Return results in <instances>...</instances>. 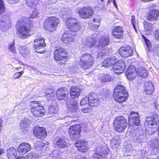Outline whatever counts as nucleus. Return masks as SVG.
Here are the masks:
<instances>
[{
    "instance_id": "obj_1",
    "label": "nucleus",
    "mask_w": 159,
    "mask_h": 159,
    "mask_svg": "<svg viewBox=\"0 0 159 159\" xmlns=\"http://www.w3.org/2000/svg\"><path fill=\"white\" fill-rule=\"evenodd\" d=\"M159 120V117L157 114L154 115L151 117H147L144 122L145 127H148L146 129L147 134H151L157 130V128H152L153 126L156 125Z\"/></svg>"
},
{
    "instance_id": "obj_2",
    "label": "nucleus",
    "mask_w": 159,
    "mask_h": 159,
    "mask_svg": "<svg viewBox=\"0 0 159 159\" xmlns=\"http://www.w3.org/2000/svg\"><path fill=\"white\" fill-rule=\"evenodd\" d=\"M94 59V57L89 54H83L79 61V65L84 69H88L93 64Z\"/></svg>"
},
{
    "instance_id": "obj_3",
    "label": "nucleus",
    "mask_w": 159,
    "mask_h": 159,
    "mask_svg": "<svg viewBox=\"0 0 159 159\" xmlns=\"http://www.w3.org/2000/svg\"><path fill=\"white\" fill-rule=\"evenodd\" d=\"M114 125L116 131L120 133L124 132L127 125V120L123 116H119L115 120Z\"/></svg>"
},
{
    "instance_id": "obj_4",
    "label": "nucleus",
    "mask_w": 159,
    "mask_h": 159,
    "mask_svg": "<svg viewBox=\"0 0 159 159\" xmlns=\"http://www.w3.org/2000/svg\"><path fill=\"white\" fill-rule=\"evenodd\" d=\"M17 34L20 38L25 39L33 34L34 31L29 26L20 25L18 28Z\"/></svg>"
},
{
    "instance_id": "obj_5",
    "label": "nucleus",
    "mask_w": 159,
    "mask_h": 159,
    "mask_svg": "<svg viewBox=\"0 0 159 159\" xmlns=\"http://www.w3.org/2000/svg\"><path fill=\"white\" fill-rule=\"evenodd\" d=\"M59 20L56 17H51L46 19L44 23L45 29L50 32H52L55 29L59 23Z\"/></svg>"
},
{
    "instance_id": "obj_6",
    "label": "nucleus",
    "mask_w": 159,
    "mask_h": 159,
    "mask_svg": "<svg viewBox=\"0 0 159 159\" xmlns=\"http://www.w3.org/2000/svg\"><path fill=\"white\" fill-rule=\"evenodd\" d=\"M31 112L34 116L36 117H41L43 115L45 111L42 106L37 101L32 103Z\"/></svg>"
},
{
    "instance_id": "obj_7",
    "label": "nucleus",
    "mask_w": 159,
    "mask_h": 159,
    "mask_svg": "<svg viewBox=\"0 0 159 159\" xmlns=\"http://www.w3.org/2000/svg\"><path fill=\"white\" fill-rule=\"evenodd\" d=\"M66 24L70 31L76 32L80 29L81 26L80 23L74 18H69L66 20Z\"/></svg>"
},
{
    "instance_id": "obj_8",
    "label": "nucleus",
    "mask_w": 159,
    "mask_h": 159,
    "mask_svg": "<svg viewBox=\"0 0 159 159\" xmlns=\"http://www.w3.org/2000/svg\"><path fill=\"white\" fill-rule=\"evenodd\" d=\"M79 16L80 17L84 19L90 18L93 14V11L89 7H84L79 10Z\"/></svg>"
},
{
    "instance_id": "obj_9",
    "label": "nucleus",
    "mask_w": 159,
    "mask_h": 159,
    "mask_svg": "<svg viewBox=\"0 0 159 159\" xmlns=\"http://www.w3.org/2000/svg\"><path fill=\"white\" fill-rule=\"evenodd\" d=\"M125 68L124 61L121 60L117 61L114 65L112 70L116 74H120L123 73Z\"/></svg>"
},
{
    "instance_id": "obj_10",
    "label": "nucleus",
    "mask_w": 159,
    "mask_h": 159,
    "mask_svg": "<svg viewBox=\"0 0 159 159\" xmlns=\"http://www.w3.org/2000/svg\"><path fill=\"white\" fill-rule=\"evenodd\" d=\"M81 130L80 125L76 124L70 126L69 129V134L71 138L75 139L79 138Z\"/></svg>"
},
{
    "instance_id": "obj_11",
    "label": "nucleus",
    "mask_w": 159,
    "mask_h": 159,
    "mask_svg": "<svg viewBox=\"0 0 159 159\" xmlns=\"http://www.w3.org/2000/svg\"><path fill=\"white\" fill-rule=\"evenodd\" d=\"M57 98L59 100H64L66 101L69 100L67 97L68 91L65 87L61 88L58 89L56 92Z\"/></svg>"
},
{
    "instance_id": "obj_12",
    "label": "nucleus",
    "mask_w": 159,
    "mask_h": 159,
    "mask_svg": "<svg viewBox=\"0 0 159 159\" xmlns=\"http://www.w3.org/2000/svg\"><path fill=\"white\" fill-rule=\"evenodd\" d=\"M34 135L38 138L42 139L46 138L47 133L45 129L43 127H35L33 130Z\"/></svg>"
},
{
    "instance_id": "obj_13",
    "label": "nucleus",
    "mask_w": 159,
    "mask_h": 159,
    "mask_svg": "<svg viewBox=\"0 0 159 159\" xmlns=\"http://www.w3.org/2000/svg\"><path fill=\"white\" fill-rule=\"evenodd\" d=\"M34 45L36 52L37 53H43V51L39 50L45 47L46 46V44L45 43L44 39L38 38L34 40Z\"/></svg>"
},
{
    "instance_id": "obj_14",
    "label": "nucleus",
    "mask_w": 159,
    "mask_h": 159,
    "mask_svg": "<svg viewBox=\"0 0 159 159\" xmlns=\"http://www.w3.org/2000/svg\"><path fill=\"white\" fill-rule=\"evenodd\" d=\"M10 27V20L9 17L5 16V17H2L0 21V29L5 31L9 29Z\"/></svg>"
},
{
    "instance_id": "obj_15",
    "label": "nucleus",
    "mask_w": 159,
    "mask_h": 159,
    "mask_svg": "<svg viewBox=\"0 0 159 159\" xmlns=\"http://www.w3.org/2000/svg\"><path fill=\"white\" fill-rule=\"evenodd\" d=\"M31 149L30 145L28 143H22L18 146L17 151L20 154L24 155L27 153Z\"/></svg>"
},
{
    "instance_id": "obj_16",
    "label": "nucleus",
    "mask_w": 159,
    "mask_h": 159,
    "mask_svg": "<svg viewBox=\"0 0 159 159\" xmlns=\"http://www.w3.org/2000/svg\"><path fill=\"white\" fill-rule=\"evenodd\" d=\"M129 119V123L130 125V122H131L136 126L139 125L140 120L139 115L138 113L132 112L130 114Z\"/></svg>"
},
{
    "instance_id": "obj_17",
    "label": "nucleus",
    "mask_w": 159,
    "mask_h": 159,
    "mask_svg": "<svg viewBox=\"0 0 159 159\" xmlns=\"http://www.w3.org/2000/svg\"><path fill=\"white\" fill-rule=\"evenodd\" d=\"M133 52V50L129 47H122L119 50V52L120 55L125 57L131 56Z\"/></svg>"
},
{
    "instance_id": "obj_18",
    "label": "nucleus",
    "mask_w": 159,
    "mask_h": 159,
    "mask_svg": "<svg viewBox=\"0 0 159 159\" xmlns=\"http://www.w3.org/2000/svg\"><path fill=\"white\" fill-rule=\"evenodd\" d=\"M77 103L76 100L72 99L67 101L66 105L68 110L71 112H75L77 110Z\"/></svg>"
},
{
    "instance_id": "obj_19",
    "label": "nucleus",
    "mask_w": 159,
    "mask_h": 159,
    "mask_svg": "<svg viewBox=\"0 0 159 159\" xmlns=\"http://www.w3.org/2000/svg\"><path fill=\"white\" fill-rule=\"evenodd\" d=\"M80 94V90L77 87L72 86L70 89V95L71 99L77 100Z\"/></svg>"
},
{
    "instance_id": "obj_20",
    "label": "nucleus",
    "mask_w": 159,
    "mask_h": 159,
    "mask_svg": "<svg viewBox=\"0 0 159 159\" xmlns=\"http://www.w3.org/2000/svg\"><path fill=\"white\" fill-rule=\"evenodd\" d=\"M137 73L135 67L131 66L128 68L126 74L129 80H132L136 76Z\"/></svg>"
},
{
    "instance_id": "obj_21",
    "label": "nucleus",
    "mask_w": 159,
    "mask_h": 159,
    "mask_svg": "<svg viewBox=\"0 0 159 159\" xmlns=\"http://www.w3.org/2000/svg\"><path fill=\"white\" fill-rule=\"evenodd\" d=\"M32 122L27 118H25L22 120L20 124V127L21 130L23 132L27 131L29 126L32 124Z\"/></svg>"
},
{
    "instance_id": "obj_22",
    "label": "nucleus",
    "mask_w": 159,
    "mask_h": 159,
    "mask_svg": "<svg viewBox=\"0 0 159 159\" xmlns=\"http://www.w3.org/2000/svg\"><path fill=\"white\" fill-rule=\"evenodd\" d=\"M121 94H124V96H128L127 90L125 89V86L120 85H118L115 88L113 95H121Z\"/></svg>"
},
{
    "instance_id": "obj_23",
    "label": "nucleus",
    "mask_w": 159,
    "mask_h": 159,
    "mask_svg": "<svg viewBox=\"0 0 159 159\" xmlns=\"http://www.w3.org/2000/svg\"><path fill=\"white\" fill-rule=\"evenodd\" d=\"M74 36V34H72V32L69 31L63 34L62 40L66 43H70L73 41Z\"/></svg>"
},
{
    "instance_id": "obj_24",
    "label": "nucleus",
    "mask_w": 159,
    "mask_h": 159,
    "mask_svg": "<svg viewBox=\"0 0 159 159\" xmlns=\"http://www.w3.org/2000/svg\"><path fill=\"white\" fill-rule=\"evenodd\" d=\"M117 59L115 56H112L105 60L103 62L102 65L104 67H109L111 66H114Z\"/></svg>"
},
{
    "instance_id": "obj_25",
    "label": "nucleus",
    "mask_w": 159,
    "mask_h": 159,
    "mask_svg": "<svg viewBox=\"0 0 159 159\" xmlns=\"http://www.w3.org/2000/svg\"><path fill=\"white\" fill-rule=\"evenodd\" d=\"M7 157L8 159H14L17 156V152L14 147H10L7 151Z\"/></svg>"
},
{
    "instance_id": "obj_26",
    "label": "nucleus",
    "mask_w": 159,
    "mask_h": 159,
    "mask_svg": "<svg viewBox=\"0 0 159 159\" xmlns=\"http://www.w3.org/2000/svg\"><path fill=\"white\" fill-rule=\"evenodd\" d=\"M144 89L148 94H151L154 91V88L152 83L150 81H146L145 83Z\"/></svg>"
},
{
    "instance_id": "obj_27",
    "label": "nucleus",
    "mask_w": 159,
    "mask_h": 159,
    "mask_svg": "<svg viewBox=\"0 0 159 159\" xmlns=\"http://www.w3.org/2000/svg\"><path fill=\"white\" fill-rule=\"evenodd\" d=\"M99 80L103 82H107L113 80V78L109 73L100 74L98 77Z\"/></svg>"
},
{
    "instance_id": "obj_28",
    "label": "nucleus",
    "mask_w": 159,
    "mask_h": 159,
    "mask_svg": "<svg viewBox=\"0 0 159 159\" xmlns=\"http://www.w3.org/2000/svg\"><path fill=\"white\" fill-rule=\"evenodd\" d=\"M159 16V11L157 10H152L148 17V20L151 21H155Z\"/></svg>"
},
{
    "instance_id": "obj_29",
    "label": "nucleus",
    "mask_w": 159,
    "mask_h": 159,
    "mask_svg": "<svg viewBox=\"0 0 159 159\" xmlns=\"http://www.w3.org/2000/svg\"><path fill=\"white\" fill-rule=\"evenodd\" d=\"M137 72L138 75L142 78H146L148 75L147 71L144 69V67L141 66L139 65L138 66Z\"/></svg>"
},
{
    "instance_id": "obj_30",
    "label": "nucleus",
    "mask_w": 159,
    "mask_h": 159,
    "mask_svg": "<svg viewBox=\"0 0 159 159\" xmlns=\"http://www.w3.org/2000/svg\"><path fill=\"white\" fill-rule=\"evenodd\" d=\"M109 42V39L108 36H103L100 39L99 42V46L102 47L107 45Z\"/></svg>"
},
{
    "instance_id": "obj_31",
    "label": "nucleus",
    "mask_w": 159,
    "mask_h": 159,
    "mask_svg": "<svg viewBox=\"0 0 159 159\" xmlns=\"http://www.w3.org/2000/svg\"><path fill=\"white\" fill-rule=\"evenodd\" d=\"M115 100L119 103H122L125 101L128 96H124V94H121V95H113Z\"/></svg>"
},
{
    "instance_id": "obj_32",
    "label": "nucleus",
    "mask_w": 159,
    "mask_h": 159,
    "mask_svg": "<svg viewBox=\"0 0 159 159\" xmlns=\"http://www.w3.org/2000/svg\"><path fill=\"white\" fill-rule=\"evenodd\" d=\"M96 43V40L95 38L89 37L84 42L85 46L89 47H91L94 46Z\"/></svg>"
},
{
    "instance_id": "obj_33",
    "label": "nucleus",
    "mask_w": 159,
    "mask_h": 159,
    "mask_svg": "<svg viewBox=\"0 0 159 159\" xmlns=\"http://www.w3.org/2000/svg\"><path fill=\"white\" fill-rule=\"evenodd\" d=\"M66 52L65 50L61 47L57 48L54 51V53L55 54L56 59H57V54L66 55Z\"/></svg>"
},
{
    "instance_id": "obj_34",
    "label": "nucleus",
    "mask_w": 159,
    "mask_h": 159,
    "mask_svg": "<svg viewBox=\"0 0 159 159\" xmlns=\"http://www.w3.org/2000/svg\"><path fill=\"white\" fill-rule=\"evenodd\" d=\"M20 52L22 56L25 57L29 54V51L25 46H20Z\"/></svg>"
},
{
    "instance_id": "obj_35",
    "label": "nucleus",
    "mask_w": 159,
    "mask_h": 159,
    "mask_svg": "<svg viewBox=\"0 0 159 159\" xmlns=\"http://www.w3.org/2000/svg\"><path fill=\"white\" fill-rule=\"evenodd\" d=\"M57 59H56L55 54H54V58L55 60L57 61H62L61 62H62V64H64L66 61V59L67 57L66 55H62V54H57Z\"/></svg>"
},
{
    "instance_id": "obj_36",
    "label": "nucleus",
    "mask_w": 159,
    "mask_h": 159,
    "mask_svg": "<svg viewBox=\"0 0 159 159\" xmlns=\"http://www.w3.org/2000/svg\"><path fill=\"white\" fill-rule=\"evenodd\" d=\"M89 104L90 106H98L99 103L100 101L99 98H95L94 100H93V98L89 97Z\"/></svg>"
},
{
    "instance_id": "obj_37",
    "label": "nucleus",
    "mask_w": 159,
    "mask_h": 159,
    "mask_svg": "<svg viewBox=\"0 0 159 159\" xmlns=\"http://www.w3.org/2000/svg\"><path fill=\"white\" fill-rule=\"evenodd\" d=\"M26 4L29 7H33L35 5L38 4L39 0H26Z\"/></svg>"
},
{
    "instance_id": "obj_38",
    "label": "nucleus",
    "mask_w": 159,
    "mask_h": 159,
    "mask_svg": "<svg viewBox=\"0 0 159 159\" xmlns=\"http://www.w3.org/2000/svg\"><path fill=\"white\" fill-rule=\"evenodd\" d=\"M87 143V142L84 140H78L75 143V146L78 148L80 147L83 145Z\"/></svg>"
},
{
    "instance_id": "obj_39",
    "label": "nucleus",
    "mask_w": 159,
    "mask_h": 159,
    "mask_svg": "<svg viewBox=\"0 0 159 159\" xmlns=\"http://www.w3.org/2000/svg\"><path fill=\"white\" fill-rule=\"evenodd\" d=\"M64 140H59L57 142L56 145L59 148L65 147L66 146V143Z\"/></svg>"
},
{
    "instance_id": "obj_40",
    "label": "nucleus",
    "mask_w": 159,
    "mask_h": 159,
    "mask_svg": "<svg viewBox=\"0 0 159 159\" xmlns=\"http://www.w3.org/2000/svg\"><path fill=\"white\" fill-rule=\"evenodd\" d=\"M144 30L146 31H150L152 30V25L149 22L145 21L143 23Z\"/></svg>"
},
{
    "instance_id": "obj_41",
    "label": "nucleus",
    "mask_w": 159,
    "mask_h": 159,
    "mask_svg": "<svg viewBox=\"0 0 159 159\" xmlns=\"http://www.w3.org/2000/svg\"><path fill=\"white\" fill-rule=\"evenodd\" d=\"M58 108L56 105H51L49 108L50 113H56L58 111Z\"/></svg>"
},
{
    "instance_id": "obj_42",
    "label": "nucleus",
    "mask_w": 159,
    "mask_h": 159,
    "mask_svg": "<svg viewBox=\"0 0 159 159\" xmlns=\"http://www.w3.org/2000/svg\"><path fill=\"white\" fill-rule=\"evenodd\" d=\"M8 49L11 53L14 54L16 53V50L15 48V44L14 42L9 44Z\"/></svg>"
},
{
    "instance_id": "obj_43",
    "label": "nucleus",
    "mask_w": 159,
    "mask_h": 159,
    "mask_svg": "<svg viewBox=\"0 0 159 159\" xmlns=\"http://www.w3.org/2000/svg\"><path fill=\"white\" fill-rule=\"evenodd\" d=\"M52 92V90L48 89L45 92V96L48 99V101L52 99L53 97Z\"/></svg>"
},
{
    "instance_id": "obj_44",
    "label": "nucleus",
    "mask_w": 159,
    "mask_h": 159,
    "mask_svg": "<svg viewBox=\"0 0 159 159\" xmlns=\"http://www.w3.org/2000/svg\"><path fill=\"white\" fill-rule=\"evenodd\" d=\"M80 104L81 106L85 105V106H87V104H89V97H86L83 98L80 102Z\"/></svg>"
},
{
    "instance_id": "obj_45",
    "label": "nucleus",
    "mask_w": 159,
    "mask_h": 159,
    "mask_svg": "<svg viewBox=\"0 0 159 159\" xmlns=\"http://www.w3.org/2000/svg\"><path fill=\"white\" fill-rule=\"evenodd\" d=\"M112 32L115 33H123L124 31L122 27L120 26H116L112 30Z\"/></svg>"
},
{
    "instance_id": "obj_46",
    "label": "nucleus",
    "mask_w": 159,
    "mask_h": 159,
    "mask_svg": "<svg viewBox=\"0 0 159 159\" xmlns=\"http://www.w3.org/2000/svg\"><path fill=\"white\" fill-rule=\"evenodd\" d=\"M88 143L86 144L83 145L77 149L78 150L82 152H86L88 150Z\"/></svg>"
},
{
    "instance_id": "obj_47",
    "label": "nucleus",
    "mask_w": 159,
    "mask_h": 159,
    "mask_svg": "<svg viewBox=\"0 0 159 159\" xmlns=\"http://www.w3.org/2000/svg\"><path fill=\"white\" fill-rule=\"evenodd\" d=\"M153 149H159V141L158 140H155L153 142L152 145L151 146Z\"/></svg>"
},
{
    "instance_id": "obj_48",
    "label": "nucleus",
    "mask_w": 159,
    "mask_h": 159,
    "mask_svg": "<svg viewBox=\"0 0 159 159\" xmlns=\"http://www.w3.org/2000/svg\"><path fill=\"white\" fill-rule=\"evenodd\" d=\"M6 9L4 2L2 0H0V15L3 13Z\"/></svg>"
},
{
    "instance_id": "obj_49",
    "label": "nucleus",
    "mask_w": 159,
    "mask_h": 159,
    "mask_svg": "<svg viewBox=\"0 0 159 159\" xmlns=\"http://www.w3.org/2000/svg\"><path fill=\"white\" fill-rule=\"evenodd\" d=\"M89 104H87L86 107H83L81 109V111L84 113H86L90 112L91 111V108Z\"/></svg>"
},
{
    "instance_id": "obj_50",
    "label": "nucleus",
    "mask_w": 159,
    "mask_h": 159,
    "mask_svg": "<svg viewBox=\"0 0 159 159\" xmlns=\"http://www.w3.org/2000/svg\"><path fill=\"white\" fill-rule=\"evenodd\" d=\"M24 73V71H22L20 72H16L14 74L13 76V78L14 79H15L19 78Z\"/></svg>"
},
{
    "instance_id": "obj_51",
    "label": "nucleus",
    "mask_w": 159,
    "mask_h": 159,
    "mask_svg": "<svg viewBox=\"0 0 159 159\" xmlns=\"http://www.w3.org/2000/svg\"><path fill=\"white\" fill-rule=\"evenodd\" d=\"M100 25V24H95L94 23H92L90 25V29L93 31H95L97 30L98 28Z\"/></svg>"
},
{
    "instance_id": "obj_52",
    "label": "nucleus",
    "mask_w": 159,
    "mask_h": 159,
    "mask_svg": "<svg viewBox=\"0 0 159 159\" xmlns=\"http://www.w3.org/2000/svg\"><path fill=\"white\" fill-rule=\"evenodd\" d=\"M29 20V19L26 18L25 17H23L19 20L18 21L20 23L22 24L23 23L26 24L28 23Z\"/></svg>"
},
{
    "instance_id": "obj_53",
    "label": "nucleus",
    "mask_w": 159,
    "mask_h": 159,
    "mask_svg": "<svg viewBox=\"0 0 159 159\" xmlns=\"http://www.w3.org/2000/svg\"><path fill=\"white\" fill-rule=\"evenodd\" d=\"M131 22L136 32V26L137 22L136 21L135 16L133 15L131 16Z\"/></svg>"
},
{
    "instance_id": "obj_54",
    "label": "nucleus",
    "mask_w": 159,
    "mask_h": 159,
    "mask_svg": "<svg viewBox=\"0 0 159 159\" xmlns=\"http://www.w3.org/2000/svg\"><path fill=\"white\" fill-rule=\"evenodd\" d=\"M39 5H41L42 6V7H41V10L44 9L45 7L48 8L49 10H51L54 8L53 6L52 5L48 6L47 7L46 5L44 3L41 2V3H39Z\"/></svg>"
},
{
    "instance_id": "obj_55",
    "label": "nucleus",
    "mask_w": 159,
    "mask_h": 159,
    "mask_svg": "<svg viewBox=\"0 0 159 159\" xmlns=\"http://www.w3.org/2000/svg\"><path fill=\"white\" fill-rule=\"evenodd\" d=\"M123 33H115L114 32H112V35L115 38L118 39H120L122 37V35Z\"/></svg>"
},
{
    "instance_id": "obj_56",
    "label": "nucleus",
    "mask_w": 159,
    "mask_h": 159,
    "mask_svg": "<svg viewBox=\"0 0 159 159\" xmlns=\"http://www.w3.org/2000/svg\"><path fill=\"white\" fill-rule=\"evenodd\" d=\"M39 12L40 11H38L37 9H35L33 11L32 15L30 16V18H34L37 16L38 14L39 13Z\"/></svg>"
},
{
    "instance_id": "obj_57",
    "label": "nucleus",
    "mask_w": 159,
    "mask_h": 159,
    "mask_svg": "<svg viewBox=\"0 0 159 159\" xmlns=\"http://www.w3.org/2000/svg\"><path fill=\"white\" fill-rule=\"evenodd\" d=\"M93 21L94 23H97L96 24H98V23L100 24L101 22V19L100 16H97L93 19Z\"/></svg>"
},
{
    "instance_id": "obj_58",
    "label": "nucleus",
    "mask_w": 159,
    "mask_h": 159,
    "mask_svg": "<svg viewBox=\"0 0 159 159\" xmlns=\"http://www.w3.org/2000/svg\"><path fill=\"white\" fill-rule=\"evenodd\" d=\"M110 50L105 49L102 50V52L103 53L105 56H108L110 53Z\"/></svg>"
},
{
    "instance_id": "obj_59",
    "label": "nucleus",
    "mask_w": 159,
    "mask_h": 159,
    "mask_svg": "<svg viewBox=\"0 0 159 159\" xmlns=\"http://www.w3.org/2000/svg\"><path fill=\"white\" fill-rule=\"evenodd\" d=\"M88 97L93 98V100H94L95 99L98 98V97L97 95L94 93H91L89 95Z\"/></svg>"
},
{
    "instance_id": "obj_60",
    "label": "nucleus",
    "mask_w": 159,
    "mask_h": 159,
    "mask_svg": "<svg viewBox=\"0 0 159 159\" xmlns=\"http://www.w3.org/2000/svg\"><path fill=\"white\" fill-rule=\"evenodd\" d=\"M68 11V9L66 8H63L61 11V13L64 16H66L67 12Z\"/></svg>"
},
{
    "instance_id": "obj_61",
    "label": "nucleus",
    "mask_w": 159,
    "mask_h": 159,
    "mask_svg": "<svg viewBox=\"0 0 159 159\" xmlns=\"http://www.w3.org/2000/svg\"><path fill=\"white\" fill-rule=\"evenodd\" d=\"M154 34L156 39L159 40V29L155 30Z\"/></svg>"
},
{
    "instance_id": "obj_62",
    "label": "nucleus",
    "mask_w": 159,
    "mask_h": 159,
    "mask_svg": "<svg viewBox=\"0 0 159 159\" xmlns=\"http://www.w3.org/2000/svg\"><path fill=\"white\" fill-rule=\"evenodd\" d=\"M144 41L148 48L149 49L150 47V41L147 39H144Z\"/></svg>"
},
{
    "instance_id": "obj_63",
    "label": "nucleus",
    "mask_w": 159,
    "mask_h": 159,
    "mask_svg": "<svg viewBox=\"0 0 159 159\" xmlns=\"http://www.w3.org/2000/svg\"><path fill=\"white\" fill-rule=\"evenodd\" d=\"M104 56H105L104 54L102 52V50L100 52H98V57H103Z\"/></svg>"
},
{
    "instance_id": "obj_64",
    "label": "nucleus",
    "mask_w": 159,
    "mask_h": 159,
    "mask_svg": "<svg viewBox=\"0 0 159 159\" xmlns=\"http://www.w3.org/2000/svg\"><path fill=\"white\" fill-rule=\"evenodd\" d=\"M154 51L155 52H158L159 51V45H157L155 48H154Z\"/></svg>"
}]
</instances>
